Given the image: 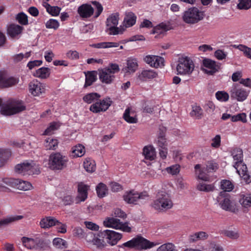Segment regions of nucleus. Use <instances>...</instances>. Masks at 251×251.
<instances>
[{"mask_svg":"<svg viewBox=\"0 0 251 251\" xmlns=\"http://www.w3.org/2000/svg\"><path fill=\"white\" fill-rule=\"evenodd\" d=\"M173 205L171 192L164 189L157 192L155 200L151 204L154 209L160 212L166 211L171 209Z\"/></svg>","mask_w":251,"mask_h":251,"instance_id":"obj_1","label":"nucleus"},{"mask_svg":"<svg viewBox=\"0 0 251 251\" xmlns=\"http://www.w3.org/2000/svg\"><path fill=\"white\" fill-rule=\"evenodd\" d=\"M94 7L89 4H83L78 7L77 12L82 18H88L95 13V17L98 18L103 11L101 4L96 1H92Z\"/></svg>","mask_w":251,"mask_h":251,"instance_id":"obj_2","label":"nucleus"},{"mask_svg":"<svg viewBox=\"0 0 251 251\" xmlns=\"http://www.w3.org/2000/svg\"><path fill=\"white\" fill-rule=\"evenodd\" d=\"M119 71L118 64H110L107 67L98 70L99 78L102 83L110 84L115 78L114 74Z\"/></svg>","mask_w":251,"mask_h":251,"instance_id":"obj_3","label":"nucleus"},{"mask_svg":"<svg viewBox=\"0 0 251 251\" xmlns=\"http://www.w3.org/2000/svg\"><path fill=\"white\" fill-rule=\"evenodd\" d=\"M69 159L60 152L52 153L49 157V165L52 170H61L66 168Z\"/></svg>","mask_w":251,"mask_h":251,"instance_id":"obj_4","label":"nucleus"},{"mask_svg":"<svg viewBox=\"0 0 251 251\" xmlns=\"http://www.w3.org/2000/svg\"><path fill=\"white\" fill-rule=\"evenodd\" d=\"M203 17V12L196 7H192L184 12L183 20L186 23L195 24L202 20Z\"/></svg>","mask_w":251,"mask_h":251,"instance_id":"obj_5","label":"nucleus"},{"mask_svg":"<svg viewBox=\"0 0 251 251\" xmlns=\"http://www.w3.org/2000/svg\"><path fill=\"white\" fill-rule=\"evenodd\" d=\"M124 201L129 204H137L139 201L148 199L149 195L146 192L139 193L135 190L126 192L123 196Z\"/></svg>","mask_w":251,"mask_h":251,"instance_id":"obj_6","label":"nucleus"},{"mask_svg":"<svg viewBox=\"0 0 251 251\" xmlns=\"http://www.w3.org/2000/svg\"><path fill=\"white\" fill-rule=\"evenodd\" d=\"M194 69V65L189 57H181L179 59L176 67V70L179 74L189 75L192 73Z\"/></svg>","mask_w":251,"mask_h":251,"instance_id":"obj_7","label":"nucleus"},{"mask_svg":"<svg viewBox=\"0 0 251 251\" xmlns=\"http://www.w3.org/2000/svg\"><path fill=\"white\" fill-rule=\"evenodd\" d=\"M219 202L221 208L225 211L234 213L239 211V206L236 202L227 196L219 198Z\"/></svg>","mask_w":251,"mask_h":251,"instance_id":"obj_8","label":"nucleus"},{"mask_svg":"<svg viewBox=\"0 0 251 251\" xmlns=\"http://www.w3.org/2000/svg\"><path fill=\"white\" fill-rule=\"evenodd\" d=\"M103 224L105 226L121 229L125 232H130L131 231V227L127 223H123L117 218H109L103 222Z\"/></svg>","mask_w":251,"mask_h":251,"instance_id":"obj_9","label":"nucleus"},{"mask_svg":"<svg viewBox=\"0 0 251 251\" xmlns=\"http://www.w3.org/2000/svg\"><path fill=\"white\" fill-rule=\"evenodd\" d=\"M229 93L231 98L238 101L245 100L248 96V92L237 84H234L232 86Z\"/></svg>","mask_w":251,"mask_h":251,"instance_id":"obj_10","label":"nucleus"},{"mask_svg":"<svg viewBox=\"0 0 251 251\" xmlns=\"http://www.w3.org/2000/svg\"><path fill=\"white\" fill-rule=\"evenodd\" d=\"M29 93L34 97H39L46 92V85L36 79H34L28 84Z\"/></svg>","mask_w":251,"mask_h":251,"instance_id":"obj_11","label":"nucleus"},{"mask_svg":"<svg viewBox=\"0 0 251 251\" xmlns=\"http://www.w3.org/2000/svg\"><path fill=\"white\" fill-rule=\"evenodd\" d=\"M220 68V64L210 59L205 58L202 61V70L206 74L212 75L218 72Z\"/></svg>","mask_w":251,"mask_h":251,"instance_id":"obj_12","label":"nucleus"},{"mask_svg":"<svg viewBox=\"0 0 251 251\" xmlns=\"http://www.w3.org/2000/svg\"><path fill=\"white\" fill-rule=\"evenodd\" d=\"M111 103L112 101L109 98H106L99 101L97 100L90 106V110L96 113L104 112L109 108Z\"/></svg>","mask_w":251,"mask_h":251,"instance_id":"obj_13","label":"nucleus"},{"mask_svg":"<svg viewBox=\"0 0 251 251\" xmlns=\"http://www.w3.org/2000/svg\"><path fill=\"white\" fill-rule=\"evenodd\" d=\"M119 19L118 14H112L107 18L106 21L107 30L109 31V34L116 35L120 33V29L117 27Z\"/></svg>","mask_w":251,"mask_h":251,"instance_id":"obj_14","label":"nucleus"},{"mask_svg":"<svg viewBox=\"0 0 251 251\" xmlns=\"http://www.w3.org/2000/svg\"><path fill=\"white\" fill-rule=\"evenodd\" d=\"M101 238L112 246L116 245L122 237L121 233L113 230H105L101 232Z\"/></svg>","mask_w":251,"mask_h":251,"instance_id":"obj_15","label":"nucleus"},{"mask_svg":"<svg viewBox=\"0 0 251 251\" xmlns=\"http://www.w3.org/2000/svg\"><path fill=\"white\" fill-rule=\"evenodd\" d=\"M0 113L4 116H11L16 113V100L9 99L1 105Z\"/></svg>","mask_w":251,"mask_h":251,"instance_id":"obj_16","label":"nucleus"},{"mask_svg":"<svg viewBox=\"0 0 251 251\" xmlns=\"http://www.w3.org/2000/svg\"><path fill=\"white\" fill-rule=\"evenodd\" d=\"M10 72L5 70L0 71V88H6L14 85L16 82L15 78L10 76Z\"/></svg>","mask_w":251,"mask_h":251,"instance_id":"obj_17","label":"nucleus"},{"mask_svg":"<svg viewBox=\"0 0 251 251\" xmlns=\"http://www.w3.org/2000/svg\"><path fill=\"white\" fill-rule=\"evenodd\" d=\"M101 232L96 235L92 232H89L86 234V239L88 242L92 243L99 249H102L106 245L104 239H101Z\"/></svg>","mask_w":251,"mask_h":251,"instance_id":"obj_18","label":"nucleus"},{"mask_svg":"<svg viewBox=\"0 0 251 251\" xmlns=\"http://www.w3.org/2000/svg\"><path fill=\"white\" fill-rule=\"evenodd\" d=\"M144 61L151 67L158 68L164 66V59L163 57L153 55H148L144 58Z\"/></svg>","mask_w":251,"mask_h":251,"instance_id":"obj_19","label":"nucleus"},{"mask_svg":"<svg viewBox=\"0 0 251 251\" xmlns=\"http://www.w3.org/2000/svg\"><path fill=\"white\" fill-rule=\"evenodd\" d=\"M195 172L197 178L204 181H209L210 176L206 171L205 166L197 164L195 166Z\"/></svg>","mask_w":251,"mask_h":251,"instance_id":"obj_20","label":"nucleus"},{"mask_svg":"<svg viewBox=\"0 0 251 251\" xmlns=\"http://www.w3.org/2000/svg\"><path fill=\"white\" fill-rule=\"evenodd\" d=\"M16 186V180L13 178L6 177L2 179V183H0V190L1 191L10 192L12 189Z\"/></svg>","mask_w":251,"mask_h":251,"instance_id":"obj_21","label":"nucleus"},{"mask_svg":"<svg viewBox=\"0 0 251 251\" xmlns=\"http://www.w3.org/2000/svg\"><path fill=\"white\" fill-rule=\"evenodd\" d=\"M88 186L81 183L78 185V195L76 198V203L84 201L87 198Z\"/></svg>","mask_w":251,"mask_h":251,"instance_id":"obj_22","label":"nucleus"},{"mask_svg":"<svg viewBox=\"0 0 251 251\" xmlns=\"http://www.w3.org/2000/svg\"><path fill=\"white\" fill-rule=\"evenodd\" d=\"M136 248L140 250H146L152 248L154 246L153 243L141 236L135 238Z\"/></svg>","mask_w":251,"mask_h":251,"instance_id":"obj_23","label":"nucleus"},{"mask_svg":"<svg viewBox=\"0 0 251 251\" xmlns=\"http://www.w3.org/2000/svg\"><path fill=\"white\" fill-rule=\"evenodd\" d=\"M158 75L157 72L152 70H144L139 73L138 77L142 81L148 80L156 78Z\"/></svg>","mask_w":251,"mask_h":251,"instance_id":"obj_24","label":"nucleus"},{"mask_svg":"<svg viewBox=\"0 0 251 251\" xmlns=\"http://www.w3.org/2000/svg\"><path fill=\"white\" fill-rule=\"evenodd\" d=\"M136 16L132 12H127L124 20V24L126 27H129L135 25L136 21Z\"/></svg>","mask_w":251,"mask_h":251,"instance_id":"obj_25","label":"nucleus"},{"mask_svg":"<svg viewBox=\"0 0 251 251\" xmlns=\"http://www.w3.org/2000/svg\"><path fill=\"white\" fill-rule=\"evenodd\" d=\"M231 155L234 161L233 167H237L238 165L241 164L243 162V151L240 149H235L232 151Z\"/></svg>","mask_w":251,"mask_h":251,"instance_id":"obj_26","label":"nucleus"},{"mask_svg":"<svg viewBox=\"0 0 251 251\" xmlns=\"http://www.w3.org/2000/svg\"><path fill=\"white\" fill-rule=\"evenodd\" d=\"M50 74V70L49 68L42 67L37 69L33 75L36 77L41 79H46L49 77Z\"/></svg>","mask_w":251,"mask_h":251,"instance_id":"obj_27","label":"nucleus"},{"mask_svg":"<svg viewBox=\"0 0 251 251\" xmlns=\"http://www.w3.org/2000/svg\"><path fill=\"white\" fill-rule=\"evenodd\" d=\"M208 251H224L223 247L219 244L215 242L212 241L209 243L208 248ZM184 251H202L200 249H187Z\"/></svg>","mask_w":251,"mask_h":251,"instance_id":"obj_28","label":"nucleus"},{"mask_svg":"<svg viewBox=\"0 0 251 251\" xmlns=\"http://www.w3.org/2000/svg\"><path fill=\"white\" fill-rule=\"evenodd\" d=\"M29 162L25 161L17 165V174L22 175H28L29 168H30Z\"/></svg>","mask_w":251,"mask_h":251,"instance_id":"obj_29","label":"nucleus"},{"mask_svg":"<svg viewBox=\"0 0 251 251\" xmlns=\"http://www.w3.org/2000/svg\"><path fill=\"white\" fill-rule=\"evenodd\" d=\"M143 154L146 159L152 160L156 156L155 149L152 146H146L143 149Z\"/></svg>","mask_w":251,"mask_h":251,"instance_id":"obj_30","label":"nucleus"},{"mask_svg":"<svg viewBox=\"0 0 251 251\" xmlns=\"http://www.w3.org/2000/svg\"><path fill=\"white\" fill-rule=\"evenodd\" d=\"M58 142L52 137L47 138L44 142V147L47 150H55L58 147Z\"/></svg>","mask_w":251,"mask_h":251,"instance_id":"obj_31","label":"nucleus"},{"mask_svg":"<svg viewBox=\"0 0 251 251\" xmlns=\"http://www.w3.org/2000/svg\"><path fill=\"white\" fill-rule=\"evenodd\" d=\"M85 153V147L81 144L76 145L72 149L71 155L73 157L76 158L81 157L84 155Z\"/></svg>","mask_w":251,"mask_h":251,"instance_id":"obj_32","label":"nucleus"},{"mask_svg":"<svg viewBox=\"0 0 251 251\" xmlns=\"http://www.w3.org/2000/svg\"><path fill=\"white\" fill-rule=\"evenodd\" d=\"M123 118L128 123H136L138 121L134 112L131 111L129 108L126 109L124 113Z\"/></svg>","mask_w":251,"mask_h":251,"instance_id":"obj_33","label":"nucleus"},{"mask_svg":"<svg viewBox=\"0 0 251 251\" xmlns=\"http://www.w3.org/2000/svg\"><path fill=\"white\" fill-rule=\"evenodd\" d=\"M208 235L205 232L200 231L194 233L189 236L190 242H195L199 240H204L208 238Z\"/></svg>","mask_w":251,"mask_h":251,"instance_id":"obj_34","label":"nucleus"},{"mask_svg":"<svg viewBox=\"0 0 251 251\" xmlns=\"http://www.w3.org/2000/svg\"><path fill=\"white\" fill-rule=\"evenodd\" d=\"M83 167L87 172L92 173L96 170L95 162L90 158H86L84 161Z\"/></svg>","mask_w":251,"mask_h":251,"instance_id":"obj_35","label":"nucleus"},{"mask_svg":"<svg viewBox=\"0 0 251 251\" xmlns=\"http://www.w3.org/2000/svg\"><path fill=\"white\" fill-rule=\"evenodd\" d=\"M205 181H200L197 186V188L200 191L209 192L213 191L214 190V186L213 184H207Z\"/></svg>","mask_w":251,"mask_h":251,"instance_id":"obj_36","label":"nucleus"},{"mask_svg":"<svg viewBox=\"0 0 251 251\" xmlns=\"http://www.w3.org/2000/svg\"><path fill=\"white\" fill-rule=\"evenodd\" d=\"M56 219L50 217H46L42 219L40 225L43 228H48L55 225Z\"/></svg>","mask_w":251,"mask_h":251,"instance_id":"obj_37","label":"nucleus"},{"mask_svg":"<svg viewBox=\"0 0 251 251\" xmlns=\"http://www.w3.org/2000/svg\"><path fill=\"white\" fill-rule=\"evenodd\" d=\"M43 5L46 8L47 11L53 16L59 15L61 8L58 6H51L47 2H44Z\"/></svg>","mask_w":251,"mask_h":251,"instance_id":"obj_38","label":"nucleus"},{"mask_svg":"<svg viewBox=\"0 0 251 251\" xmlns=\"http://www.w3.org/2000/svg\"><path fill=\"white\" fill-rule=\"evenodd\" d=\"M119 46V44L116 42H101L94 44L91 45L92 47L98 49H105L109 48H116Z\"/></svg>","mask_w":251,"mask_h":251,"instance_id":"obj_39","label":"nucleus"},{"mask_svg":"<svg viewBox=\"0 0 251 251\" xmlns=\"http://www.w3.org/2000/svg\"><path fill=\"white\" fill-rule=\"evenodd\" d=\"M32 186L27 181L17 179V189L23 191H27L31 189Z\"/></svg>","mask_w":251,"mask_h":251,"instance_id":"obj_40","label":"nucleus"},{"mask_svg":"<svg viewBox=\"0 0 251 251\" xmlns=\"http://www.w3.org/2000/svg\"><path fill=\"white\" fill-rule=\"evenodd\" d=\"M100 97V94L97 93H91L84 96L83 98V100L88 103H95L98 100Z\"/></svg>","mask_w":251,"mask_h":251,"instance_id":"obj_41","label":"nucleus"},{"mask_svg":"<svg viewBox=\"0 0 251 251\" xmlns=\"http://www.w3.org/2000/svg\"><path fill=\"white\" fill-rule=\"evenodd\" d=\"M192 111L190 113V116L195 119H201L202 115V110L201 107L195 104L192 106Z\"/></svg>","mask_w":251,"mask_h":251,"instance_id":"obj_42","label":"nucleus"},{"mask_svg":"<svg viewBox=\"0 0 251 251\" xmlns=\"http://www.w3.org/2000/svg\"><path fill=\"white\" fill-rule=\"evenodd\" d=\"M239 202L245 208L251 207V194L242 195Z\"/></svg>","mask_w":251,"mask_h":251,"instance_id":"obj_43","label":"nucleus"},{"mask_svg":"<svg viewBox=\"0 0 251 251\" xmlns=\"http://www.w3.org/2000/svg\"><path fill=\"white\" fill-rule=\"evenodd\" d=\"M138 63L136 59L128 58L127 60V71L130 73H134L138 68Z\"/></svg>","mask_w":251,"mask_h":251,"instance_id":"obj_44","label":"nucleus"},{"mask_svg":"<svg viewBox=\"0 0 251 251\" xmlns=\"http://www.w3.org/2000/svg\"><path fill=\"white\" fill-rule=\"evenodd\" d=\"M97 195L99 198H103L108 193V189L105 184L103 183H100L96 188Z\"/></svg>","mask_w":251,"mask_h":251,"instance_id":"obj_45","label":"nucleus"},{"mask_svg":"<svg viewBox=\"0 0 251 251\" xmlns=\"http://www.w3.org/2000/svg\"><path fill=\"white\" fill-rule=\"evenodd\" d=\"M233 47L242 51L245 56L251 59V48L242 44L234 45Z\"/></svg>","mask_w":251,"mask_h":251,"instance_id":"obj_46","label":"nucleus"},{"mask_svg":"<svg viewBox=\"0 0 251 251\" xmlns=\"http://www.w3.org/2000/svg\"><path fill=\"white\" fill-rule=\"evenodd\" d=\"M96 80V73L95 72H88L86 74L85 86H90Z\"/></svg>","mask_w":251,"mask_h":251,"instance_id":"obj_47","label":"nucleus"},{"mask_svg":"<svg viewBox=\"0 0 251 251\" xmlns=\"http://www.w3.org/2000/svg\"><path fill=\"white\" fill-rule=\"evenodd\" d=\"M53 244L57 248L61 249L68 248V244L67 242L62 238H55L53 240Z\"/></svg>","mask_w":251,"mask_h":251,"instance_id":"obj_48","label":"nucleus"},{"mask_svg":"<svg viewBox=\"0 0 251 251\" xmlns=\"http://www.w3.org/2000/svg\"><path fill=\"white\" fill-rule=\"evenodd\" d=\"M216 99L220 101L226 102L229 99V94L224 91H219L215 94Z\"/></svg>","mask_w":251,"mask_h":251,"instance_id":"obj_49","label":"nucleus"},{"mask_svg":"<svg viewBox=\"0 0 251 251\" xmlns=\"http://www.w3.org/2000/svg\"><path fill=\"white\" fill-rule=\"evenodd\" d=\"M23 245L27 249H32L35 247L36 242L31 238L24 237L22 238Z\"/></svg>","mask_w":251,"mask_h":251,"instance_id":"obj_50","label":"nucleus"},{"mask_svg":"<svg viewBox=\"0 0 251 251\" xmlns=\"http://www.w3.org/2000/svg\"><path fill=\"white\" fill-rule=\"evenodd\" d=\"M180 166L178 164L173 165L170 167H167L165 171L168 174L172 175H177L180 172Z\"/></svg>","mask_w":251,"mask_h":251,"instance_id":"obj_51","label":"nucleus"},{"mask_svg":"<svg viewBox=\"0 0 251 251\" xmlns=\"http://www.w3.org/2000/svg\"><path fill=\"white\" fill-rule=\"evenodd\" d=\"M233 187V184L229 180H223L221 182V188L225 191L230 192Z\"/></svg>","mask_w":251,"mask_h":251,"instance_id":"obj_52","label":"nucleus"},{"mask_svg":"<svg viewBox=\"0 0 251 251\" xmlns=\"http://www.w3.org/2000/svg\"><path fill=\"white\" fill-rule=\"evenodd\" d=\"M17 21L23 25H26L28 24V17L23 12L17 14Z\"/></svg>","mask_w":251,"mask_h":251,"instance_id":"obj_53","label":"nucleus"},{"mask_svg":"<svg viewBox=\"0 0 251 251\" xmlns=\"http://www.w3.org/2000/svg\"><path fill=\"white\" fill-rule=\"evenodd\" d=\"M204 166L207 173L215 172L218 168V164L214 161H207Z\"/></svg>","mask_w":251,"mask_h":251,"instance_id":"obj_54","label":"nucleus"},{"mask_svg":"<svg viewBox=\"0 0 251 251\" xmlns=\"http://www.w3.org/2000/svg\"><path fill=\"white\" fill-rule=\"evenodd\" d=\"M155 143L159 148H166L167 147L166 139L163 134H161L155 140Z\"/></svg>","mask_w":251,"mask_h":251,"instance_id":"obj_55","label":"nucleus"},{"mask_svg":"<svg viewBox=\"0 0 251 251\" xmlns=\"http://www.w3.org/2000/svg\"><path fill=\"white\" fill-rule=\"evenodd\" d=\"M167 25L163 23H161L156 26L152 30L151 33H163L164 31L167 30Z\"/></svg>","mask_w":251,"mask_h":251,"instance_id":"obj_56","label":"nucleus"},{"mask_svg":"<svg viewBox=\"0 0 251 251\" xmlns=\"http://www.w3.org/2000/svg\"><path fill=\"white\" fill-rule=\"evenodd\" d=\"M30 168L28 172V175H38L40 173V168L38 165H37L33 161H31L29 162Z\"/></svg>","mask_w":251,"mask_h":251,"instance_id":"obj_57","label":"nucleus"},{"mask_svg":"<svg viewBox=\"0 0 251 251\" xmlns=\"http://www.w3.org/2000/svg\"><path fill=\"white\" fill-rule=\"evenodd\" d=\"M16 220V217H7L5 218L0 220V228L9 225L10 224L14 222Z\"/></svg>","mask_w":251,"mask_h":251,"instance_id":"obj_58","label":"nucleus"},{"mask_svg":"<svg viewBox=\"0 0 251 251\" xmlns=\"http://www.w3.org/2000/svg\"><path fill=\"white\" fill-rule=\"evenodd\" d=\"M7 34L12 38L16 36V25L15 24L12 23L7 25Z\"/></svg>","mask_w":251,"mask_h":251,"instance_id":"obj_59","label":"nucleus"},{"mask_svg":"<svg viewBox=\"0 0 251 251\" xmlns=\"http://www.w3.org/2000/svg\"><path fill=\"white\" fill-rule=\"evenodd\" d=\"M221 234L233 239H237L239 236L238 232L231 230H224L221 231Z\"/></svg>","mask_w":251,"mask_h":251,"instance_id":"obj_60","label":"nucleus"},{"mask_svg":"<svg viewBox=\"0 0 251 251\" xmlns=\"http://www.w3.org/2000/svg\"><path fill=\"white\" fill-rule=\"evenodd\" d=\"M237 6L240 9H248L251 7V0H240Z\"/></svg>","mask_w":251,"mask_h":251,"instance_id":"obj_61","label":"nucleus"},{"mask_svg":"<svg viewBox=\"0 0 251 251\" xmlns=\"http://www.w3.org/2000/svg\"><path fill=\"white\" fill-rule=\"evenodd\" d=\"M231 121L233 122L241 121L243 123H245L247 121L246 115L245 113H242L236 115L232 116Z\"/></svg>","mask_w":251,"mask_h":251,"instance_id":"obj_62","label":"nucleus"},{"mask_svg":"<svg viewBox=\"0 0 251 251\" xmlns=\"http://www.w3.org/2000/svg\"><path fill=\"white\" fill-rule=\"evenodd\" d=\"M59 25L58 22L54 19H50L46 24V27L47 28H53L56 29Z\"/></svg>","mask_w":251,"mask_h":251,"instance_id":"obj_63","label":"nucleus"},{"mask_svg":"<svg viewBox=\"0 0 251 251\" xmlns=\"http://www.w3.org/2000/svg\"><path fill=\"white\" fill-rule=\"evenodd\" d=\"M175 248L172 243H166L160 246L157 250V251H171Z\"/></svg>","mask_w":251,"mask_h":251,"instance_id":"obj_64","label":"nucleus"}]
</instances>
